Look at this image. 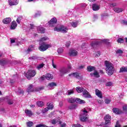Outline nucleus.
<instances>
[{
    "label": "nucleus",
    "mask_w": 127,
    "mask_h": 127,
    "mask_svg": "<svg viewBox=\"0 0 127 127\" xmlns=\"http://www.w3.org/2000/svg\"><path fill=\"white\" fill-rule=\"evenodd\" d=\"M105 66L106 67V73L108 74V75H109V76H111V75H113V74L115 73V67L112 63L106 61Z\"/></svg>",
    "instance_id": "f257e3e1"
},
{
    "label": "nucleus",
    "mask_w": 127,
    "mask_h": 127,
    "mask_svg": "<svg viewBox=\"0 0 127 127\" xmlns=\"http://www.w3.org/2000/svg\"><path fill=\"white\" fill-rule=\"evenodd\" d=\"M40 46L39 47V50L40 51L44 52L46 51L48 48H51L52 45L51 44H46L45 42H39Z\"/></svg>",
    "instance_id": "f03ea898"
},
{
    "label": "nucleus",
    "mask_w": 127,
    "mask_h": 127,
    "mask_svg": "<svg viewBox=\"0 0 127 127\" xmlns=\"http://www.w3.org/2000/svg\"><path fill=\"white\" fill-rule=\"evenodd\" d=\"M101 43H105L106 44H110V42H109V40L108 39H103L100 40L99 41H97L96 42H93L91 43V46L92 48H95L97 45H99L101 44Z\"/></svg>",
    "instance_id": "7ed1b4c3"
},
{
    "label": "nucleus",
    "mask_w": 127,
    "mask_h": 127,
    "mask_svg": "<svg viewBox=\"0 0 127 127\" xmlns=\"http://www.w3.org/2000/svg\"><path fill=\"white\" fill-rule=\"evenodd\" d=\"M36 75V71L35 70H28L27 73L25 74V77L29 80L30 78L34 77Z\"/></svg>",
    "instance_id": "20e7f679"
},
{
    "label": "nucleus",
    "mask_w": 127,
    "mask_h": 127,
    "mask_svg": "<svg viewBox=\"0 0 127 127\" xmlns=\"http://www.w3.org/2000/svg\"><path fill=\"white\" fill-rule=\"evenodd\" d=\"M54 30V31H58V32L61 31V32L63 33H66L68 31V28L64 26H61L60 28L55 27Z\"/></svg>",
    "instance_id": "39448f33"
},
{
    "label": "nucleus",
    "mask_w": 127,
    "mask_h": 127,
    "mask_svg": "<svg viewBox=\"0 0 127 127\" xmlns=\"http://www.w3.org/2000/svg\"><path fill=\"white\" fill-rule=\"evenodd\" d=\"M46 79L47 80H52L53 79V75L50 73H47L46 75H43L41 77L42 81H44Z\"/></svg>",
    "instance_id": "423d86ee"
},
{
    "label": "nucleus",
    "mask_w": 127,
    "mask_h": 127,
    "mask_svg": "<svg viewBox=\"0 0 127 127\" xmlns=\"http://www.w3.org/2000/svg\"><path fill=\"white\" fill-rule=\"evenodd\" d=\"M57 22V19L54 17L49 22V25L50 27H53L55 26V24Z\"/></svg>",
    "instance_id": "0eeeda50"
},
{
    "label": "nucleus",
    "mask_w": 127,
    "mask_h": 127,
    "mask_svg": "<svg viewBox=\"0 0 127 127\" xmlns=\"http://www.w3.org/2000/svg\"><path fill=\"white\" fill-rule=\"evenodd\" d=\"M70 72V70L66 68H63L60 70V75L61 76H63V75H65V74H67Z\"/></svg>",
    "instance_id": "6e6552de"
},
{
    "label": "nucleus",
    "mask_w": 127,
    "mask_h": 127,
    "mask_svg": "<svg viewBox=\"0 0 127 127\" xmlns=\"http://www.w3.org/2000/svg\"><path fill=\"white\" fill-rule=\"evenodd\" d=\"M82 97L84 98H86V99H90L92 98V96H91V94L87 91V90H85L84 92L82 93Z\"/></svg>",
    "instance_id": "1a4fd4ad"
},
{
    "label": "nucleus",
    "mask_w": 127,
    "mask_h": 127,
    "mask_svg": "<svg viewBox=\"0 0 127 127\" xmlns=\"http://www.w3.org/2000/svg\"><path fill=\"white\" fill-rule=\"evenodd\" d=\"M68 76H72V77H74V78H76L77 79H82L83 78V77L79 75V73H78L77 72L70 73L68 74Z\"/></svg>",
    "instance_id": "9d476101"
},
{
    "label": "nucleus",
    "mask_w": 127,
    "mask_h": 127,
    "mask_svg": "<svg viewBox=\"0 0 127 127\" xmlns=\"http://www.w3.org/2000/svg\"><path fill=\"white\" fill-rule=\"evenodd\" d=\"M8 3L9 5H16L18 4V0H9Z\"/></svg>",
    "instance_id": "9b49d317"
},
{
    "label": "nucleus",
    "mask_w": 127,
    "mask_h": 127,
    "mask_svg": "<svg viewBox=\"0 0 127 127\" xmlns=\"http://www.w3.org/2000/svg\"><path fill=\"white\" fill-rule=\"evenodd\" d=\"M78 52L75 50H70L69 52V55L70 56H77Z\"/></svg>",
    "instance_id": "f8f14e48"
},
{
    "label": "nucleus",
    "mask_w": 127,
    "mask_h": 127,
    "mask_svg": "<svg viewBox=\"0 0 127 127\" xmlns=\"http://www.w3.org/2000/svg\"><path fill=\"white\" fill-rule=\"evenodd\" d=\"M95 95L98 97V98H100V99H102L103 98V94H102V92L100 91L99 89H95Z\"/></svg>",
    "instance_id": "ddd939ff"
},
{
    "label": "nucleus",
    "mask_w": 127,
    "mask_h": 127,
    "mask_svg": "<svg viewBox=\"0 0 127 127\" xmlns=\"http://www.w3.org/2000/svg\"><path fill=\"white\" fill-rule=\"evenodd\" d=\"M111 120V116H110L109 115H107L105 117V125H108V124H110Z\"/></svg>",
    "instance_id": "4468645a"
},
{
    "label": "nucleus",
    "mask_w": 127,
    "mask_h": 127,
    "mask_svg": "<svg viewBox=\"0 0 127 127\" xmlns=\"http://www.w3.org/2000/svg\"><path fill=\"white\" fill-rule=\"evenodd\" d=\"M56 83L52 82L49 83V84L48 85V87L50 90H53L54 87H56Z\"/></svg>",
    "instance_id": "2eb2a0df"
},
{
    "label": "nucleus",
    "mask_w": 127,
    "mask_h": 127,
    "mask_svg": "<svg viewBox=\"0 0 127 127\" xmlns=\"http://www.w3.org/2000/svg\"><path fill=\"white\" fill-rule=\"evenodd\" d=\"M113 112L116 115H119V114H123V111L118 108H113Z\"/></svg>",
    "instance_id": "dca6fc26"
},
{
    "label": "nucleus",
    "mask_w": 127,
    "mask_h": 127,
    "mask_svg": "<svg viewBox=\"0 0 127 127\" xmlns=\"http://www.w3.org/2000/svg\"><path fill=\"white\" fill-rule=\"evenodd\" d=\"M27 92L28 93H30L31 92H34V87L32 84H30L28 89H27Z\"/></svg>",
    "instance_id": "f3484780"
},
{
    "label": "nucleus",
    "mask_w": 127,
    "mask_h": 127,
    "mask_svg": "<svg viewBox=\"0 0 127 127\" xmlns=\"http://www.w3.org/2000/svg\"><path fill=\"white\" fill-rule=\"evenodd\" d=\"M3 22L5 24H8V23L11 22V18L10 17L6 18L3 20Z\"/></svg>",
    "instance_id": "a211bd4d"
},
{
    "label": "nucleus",
    "mask_w": 127,
    "mask_h": 127,
    "mask_svg": "<svg viewBox=\"0 0 127 127\" xmlns=\"http://www.w3.org/2000/svg\"><path fill=\"white\" fill-rule=\"evenodd\" d=\"M85 90H86L85 89H84L82 87L78 86L76 88V92H77V93H82V92H83Z\"/></svg>",
    "instance_id": "6ab92c4d"
},
{
    "label": "nucleus",
    "mask_w": 127,
    "mask_h": 127,
    "mask_svg": "<svg viewBox=\"0 0 127 127\" xmlns=\"http://www.w3.org/2000/svg\"><path fill=\"white\" fill-rule=\"evenodd\" d=\"M75 102L77 103V104H85L86 103V101L84 100L77 98H75Z\"/></svg>",
    "instance_id": "aec40b11"
},
{
    "label": "nucleus",
    "mask_w": 127,
    "mask_h": 127,
    "mask_svg": "<svg viewBox=\"0 0 127 127\" xmlns=\"http://www.w3.org/2000/svg\"><path fill=\"white\" fill-rule=\"evenodd\" d=\"M38 32L39 33H45V29L42 27H38L37 28Z\"/></svg>",
    "instance_id": "412c9836"
},
{
    "label": "nucleus",
    "mask_w": 127,
    "mask_h": 127,
    "mask_svg": "<svg viewBox=\"0 0 127 127\" xmlns=\"http://www.w3.org/2000/svg\"><path fill=\"white\" fill-rule=\"evenodd\" d=\"M92 9L93 10H94V11H96L100 9V6H99L97 4H93L92 5Z\"/></svg>",
    "instance_id": "4be33fe9"
},
{
    "label": "nucleus",
    "mask_w": 127,
    "mask_h": 127,
    "mask_svg": "<svg viewBox=\"0 0 127 127\" xmlns=\"http://www.w3.org/2000/svg\"><path fill=\"white\" fill-rule=\"evenodd\" d=\"M16 26H17V24H16V22L12 21L11 24L10 29H15Z\"/></svg>",
    "instance_id": "5701e85b"
},
{
    "label": "nucleus",
    "mask_w": 127,
    "mask_h": 127,
    "mask_svg": "<svg viewBox=\"0 0 127 127\" xmlns=\"http://www.w3.org/2000/svg\"><path fill=\"white\" fill-rule=\"evenodd\" d=\"M80 116H84V117H87L88 116V111H87L86 110H82L80 113Z\"/></svg>",
    "instance_id": "b1692460"
},
{
    "label": "nucleus",
    "mask_w": 127,
    "mask_h": 127,
    "mask_svg": "<svg viewBox=\"0 0 127 127\" xmlns=\"http://www.w3.org/2000/svg\"><path fill=\"white\" fill-rule=\"evenodd\" d=\"M34 47H35V46H34V45H32L30 46L27 50V53H29V52H31L33 50H34Z\"/></svg>",
    "instance_id": "393cba45"
},
{
    "label": "nucleus",
    "mask_w": 127,
    "mask_h": 127,
    "mask_svg": "<svg viewBox=\"0 0 127 127\" xmlns=\"http://www.w3.org/2000/svg\"><path fill=\"white\" fill-rule=\"evenodd\" d=\"M90 75L92 76H94L96 78H99L100 77V74H99L97 70H95L94 73H91Z\"/></svg>",
    "instance_id": "a878e982"
},
{
    "label": "nucleus",
    "mask_w": 127,
    "mask_h": 127,
    "mask_svg": "<svg viewBox=\"0 0 127 127\" xmlns=\"http://www.w3.org/2000/svg\"><path fill=\"white\" fill-rule=\"evenodd\" d=\"M48 59L52 60V65L53 68H57V66L56 65V64H54V59L53 58V57H49Z\"/></svg>",
    "instance_id": "bb28decb"
},
{
    "label": "nucleus",
    "mask_w": 127,
    "mask_h": 127,
    "mask_svg": "<svg viewBox=\"0 0 127 127\" xmlns=\"http://www.w3.org/2000/svg\"><path fill=\"white\" fill-rule=\"evenodd\" d=\"M79 119L81 122H87L88 120V118L87 117V116H80Z\"/></svg>",
    "instance_id": "cd10ccee"
},
{
    "label": "nucleus",
    "mask_w": 127,
    "mask_h": 127,
    "mask_svg": "<svg viewBox=\"0 0 127 127\" xmlns=\"http://www.w3.org/2000/svg\"><path fill=\"white\" fill-rule=\"evenodd\" d=\"M25 113L27 116H28L29 117H31L32 116V112L31 110H29L28 109H26L25 110Z\"/></svg>",
    "instance_id": "c85d7f7f"
},
{
    "label": "nucleus",
    "mask_w": 127,
    "mask_h": 127,
    "mask_svg": "<svg viewBox=\"0 0 127 127\" xmlns=\"http://www.w3.org/2000/svg\"><path fill=\"white\" fill-rule=\"evenodd\" d=\"M123 72H127V66H124L120 68L119 73H123Z\"/></svg>",
    "instance_id": "c756f323"
},
{
    "label": "nucleus",
    "mask_w": 127,
    "mask_h": 127,
    "mask_svg": "<svg viewBox=\"0 0 127 127\" xmlns=\"http://www.w3.org/2000/svg\"><path fill=\"white\" fill-rule=\"evenodd\" d=\"M67 101L68 103H70L71 104H73V103H75L76 102V98H70L67 99Z\"/></svg>",
    "instance_id": "7c9ffc66"
},
{
    "label": "nucleus",
    "mask_w": 127,
    "mask_h": 127,
    "mask_svg": "<svg viewBox=\"0 0 127 127\" xmlns=\"http://www.w3.org/2000/svg\"><path fill=\"white\" fill-rule=\"evenodd\" d=\"M47 106L49 110H52L53 109V103L52 102H49L47 104Z\"/></svg>",
    "instance_id": "2f4dec72"
},
{
    "label": "nucleus",
    "mask_w": 127,
    "mask_h": 127,
    "mask_svg": "<svg viewBox=\"0 0 127 127\" xmlns=\"http://www.w3.org/2000/svg\"><path fill=\"white\" fill-rule=\"evenodd\" d=\"M114 11H115V12H117L118 13H120V12H122V11H123V10H124V9L123 8H114Z\"/></svg>",
    "instance_id": "473e14b6"
},
{
    "label": "nucleus",
    "mask_w": 127,
    "mask_h": 127,
    "mask_svg": "<svg viewBox=\"0 0 127 127\" xmlns=\"http://www.w3.org/2000/svg\"><path fill=\"white\" fill-rule=\"evenodd\" d=\"M69 110H74L77 109V105L76 104H71L68 107Z\"/></svg>",
    "instance_id": "72a5a7b5"
},
{
    "label": "nucleus",
    "mask_w": 127,
    "mask_h": 127,
    "mask_svg": "<svg viewBox=\"0 0 127 127\" xmlns=\"http://www.w3.org/2000/svg\"><path fill=\"white\" fill-rule=\"evenodd\" d=\"M87 70L88 72H92V71L95 70V67L92 66H87Z\"/></svg>",
    "instance_id": "f704fd0d"
},
{
    "label": "nucleus",
    "mask_w": 127,
    "mask_h": 127,
    "mask_svg": "<svg viewBox=\"0 0 127 127\" xmlns=\"http://www.w3.org/2000/svg\"><path fill=\"white\" fill-rule=\"evenodd\" d=\"M37 105L38 107H43V106H44V102L42 101H38Z\"/></svg>",
    "instance_id": "c9c22d12"
},
{
    "label": "nucleus",
    "mask_w": 127,
    "mask_h": 127,
    "mask_svg": "<svg viewBox=\"0 0 127 127\" xmlns=\"http://www.w3.org/2000/svg\"><path fill=\"white\" fill-rule=\"evenodd\" d=\"M71 25L72 27H77V25H78V21L71 22Z\"/></svg>",
    "instance_id": "e433bc0d"
},
{
    "label": "nucleus",
    "mask_w": 127,
    "mask_h": 127,
    "mask_svg": "<svg viewBox=\"0 0 127 127\" xmlns=\"http://www.w3.org/2000/svg\"><path fill=\"white\" fill-rule=\"evenodd\" d=\"M74 93V90L73 89L69 90L66 92V95L70 96Z\"/></svg>",
    "instance_id": "4c0bfd02"
},
{
    "label": "nucleus",
    "mask_w": 127,
    "mask_h": 127,
    "mask_svg": "<svg viewBox=\"0 0 127 127\" xmlns=\"http://www.w3.org/2000/svg\"><path fill=\"white\" fill-rule=\"evenodd\" d=\"M104 102L105 103V104H110V103H111V102H112V100L110 98H106L105 100H104Z\"/></svg>",
    "instance_id": "58836bf2"
},
{
    "label": "nucleus",
    "mask_w": 127,
    "mask_h": 127,
    "mask_svg": "<svg viewBox=\"0 0 127 127\" xmlns=\"http://www.w3.org/2000/svg\"><path fill=\"white\" fill-rule=\"evenodd\" d=\"M27 127H31L33 126V122L31 121H29L26 123Z\"/></svg>",
    "instance_id": "ea45409f"
},
{
    "label": "nucleus",
    "mask_w": 127,
    "mask_h": 127,
    "mask_svg": "<svg viewBox=\"0 0 127 127\" xmlns=\"http://www.w3.org/2000/svg\"><path fill=\"white\" fill-rule=\"evenodd\" d=\"M48 39V38L45 37H43L39 40L40 42H44V41H46Z\"/></svg>",
    "instance_id": "a19ab883"
},
{
    "label": "nucleus",
    "mask_w": 127,
    "mask_h": 127,
    "mask_svg": "<svg viewBox=\"0 0 127 127\" xmlns=\"http://www.w3.org/2000/svg\"><path fill=\"white\" fill-rule=\"evenodd\" d=\"M41 15V13L40 11H38L37 13H36L35 15H34V17L35 18L38 16H40Z\"/></svg>",
    "instance_id": "79ce46f5"
},
{
    "label": "nucleus",
    "mask_w": 127,
    "mask_h": 127,
    "mask_svg": "<svg viewBox=\"0 0 127 127\" xmlns=\"http://www.w3.org/2000/svg\"><path fill=\"white\" fill-rule=\"evenodd\" d=\"M64 50H63V48H60L58 49V53L59 54H61V53H63V51Z\"/></svg>",
    "instance_id": "37998d69"
},
{
    "label": "nucleus",
    "mask_w": 127,
    "mask_h": 127,
    "mask_svg": "<svg viewBox=\"0 0 127 127\" xmlns=\"http://www.w3.org/2000/svg\"><path fill=\"white\" fill-rule=\"evenodd\" d=\"M124 41H125L124 39L122 38H119L117 40V42H118V43H123Z\"/></svg>",
    "instance_id": "c03bdc74"
},
{
    "label": "nucleus",
    "mask_w": 127,
    "mask_h": 127,
    "mask_svg": "<svg viewBox=\"0 0 127 127\" xmlns=\"http://www.w3.org/2000/svg\"><path fill=\"white\" fill-rule=\"evenodd\" d=\"M48 111H49V108H48V107H46L44 109H43L42 113L43 114H45V113H46L47 112H48Z\"/></svg>",
    "instance_id": "a18cd8bd"
},
{
    "label": "nucleus",
    "mask_w": 127,
    "mask_h": 127,
    "mask_svg": "<svg viewBox=\"0 0 127 127\" xmlns=\"http://www.w3.org/2000/svg\"><path fill=\"white\" fill-rule=\"evenodd\" d=\"M18 94H19L20 95H21L24 93L22 90H21V88H19L18 91H17Z\"/></svg>",
    "instance_id": "49530a36"
},
{
    "label": "nucleus",
    "mask_w": 127,
    "mask_h": 127,
    "mask_svg": "<svg viewBox=\"0 0 127 127\" xmlns=\"http://www.w3.org/2000/svg\"><path fill=\"white\" fill-rule=\"evenodd\" d=\"M44 66V64H41L38 65L37 67V69L39 70V69H41V68H43V66Z\"/></svg>",
    "instance_id": "de8ad7c7"
},
{
    "label": "nucleus",
    "mask_w": 127,
    "mask_h": 127,
    "mask_svg": "<svg viewBox=\"0 0 127 127\" xmlns=\"http://www.w3.org/2000/svg\"><path fill=\"white\" fill-rule=\"evenodd\" d=\"M21 19H22V17H18L16 19V21L17 23H20V21H21Z\"/></svg>",
    "instance_id": "09e8293b"
},
{
    "label": "nucleus",
    "mask_w": 127,
    "mask_h": 127,
    "mask_svg": "<svg viewBox=\"0 0 127 127\" xmlns=\"http://www.w3.org/2000/svg\"><path fill=\"white\" fill-rule=\"evenodd\" d=\"M59 124L61 125V127H66V124L62 123V122L61 121H60Z\"/></svg>",
    "instance_id": "8fccbe9b"
},
{
    "label": "nucleus",
    "mask_w": 127,
    "mask_h": 127,
    "mask_svg": "<svg viewBox=\"0 0 127 127\" xmlns=\"http://www.w3.org/2000/svg\"><path fill=\"white\" fill-rule=\"evenodd\" d=\"M5 63H6V62H5V61L3 60H1L0 61V64H1V65H4Z\"/></svg>",
    "instance_id": "3c124183"
},
{
    "label": "nucleus",
    "mask_w": 127,
    "mask_h": 127,
    "mask_svg": "<svg viewBox=\"0 0 127 127\" xmlns=\"http://www.w3.org/2000/svg\"><path fill=\"white\" fill-rule=\"evenodd\" d=\"M121 23L122 24H124V25H127V21L126 20H123L122 21H121Z\"/></svg>",
    "instance_id": "603ef678"
},
{
    "label": "nucleus",
    "mask_w": 127,
    "mask_h": 127,
    "mask_svg": "<svg viewBox=\"0 0 127 127\" xmlns=\"http://www.w3.org/2000/svg\"><path fill=\"white\" fill-rule=\"evenodd\" d=\"M123 109L124 112H127V105H124L123 107Z\"/></svg>",
    "instance_id": "864d4df0"
},
{
    "label": "nucleus",
    "mask_w": 127,
    "mask_h": 127,
    "mask_svg": "<svg viewBox=\"0 0 127 127\" xmlns=\"http://www.w3.org/2000/svg\"><path fill=\"white\" fill-rule=\"evenodd\" d=\"M8 105H12L13 104V101L11 99H9L8 100Z\"/></svg>",
    "instance_id": "5fc2aeb1"
},
{
    "label": "nucleus",
    "mask_w": 127,
    "mask_h": 127,
    "mask_svg": "<svg viewBox=\"0 0 127 127\" xmlns=\"http://www.w3.org/2000/svg\"><path fill=\"white\" fill-rule=\"evenodd\" d=\"M70 44H71V42L70 41L67 42L65 44L66 47H69Z\"/></svg>",
    "instance_id": "6e6d98bb"
},
{
    "label": "nucleus",
    "mask_w": 127,
    "mask_h": 127,
    "mask_svg": "<svg viewBox=\"0 0 127 127\" xmlns=\"http://www.w3.org/2000/svg\"><path fill=\"white\" fill-rule=\"evenodd\" d=\"M56 123H57V121H56V120H53L51 121V124L52 125H55Z\"/></svg>",
    "instance_id": "4d7b16f0"
},
{
    "label": "nucleus",
    "mask_w": 127,
    "mask_h": 127,
    "mask_svg": "<svg viewBox=\"0 0 127 127\" xmlns=\"http://www.w3.org/2000/svg\"><path fill=\"white\" fill-rule=\"evenodd\" d=\"M110 5L111 7H114V6H116L117 5V3H110Z\"/></svg>",
    "instance_id": "13d9d810"
},
{
    "label": "nucleus",
    "mask_w": 127,
    "mask_h": 127,
    "mask_svg": "<svg viewBox=\"0 0 127 127\" xmlns=\"http://www.w3.org/2000/svg\"><path fill=\"white\" fill-rule=\"evenodd\" d=\"M112 85H113V83L111 82H108L106 83V86H108V87L112 86Z\"/></svg>",
    "instance_id": "bf43d9fd"
},
{
    "label": "nucleus",
    "mask_w": 127,
    "mask_h": 127,
    "mask_svg": "<svg viewBox=\"0 0 127 127\" xmlns=\"http://www.w3.org/2000/svg\"><path fill=\"white\" fill-rule=\"evenodd\" d=\"M66 69H67V70H71V69H72V66H71V64H68L67 65V68H66Z\"/></svg>",
    "instance_id": "052dcab7"
},
{
    "label": "nucleus",
    "mask_w": 127,
    "mask_h": 127,
    "mask_svg": "<svg viewBox=\"0 0 127 127\" xmlns=\"http://www.w3.org/2000/svg\"><path fill=\"white\" fill-rule=\"evenodd\" d=\"M116 53H117L118 54H122L123 51L121 50H119L116 52Z\"/></svg>",
    "instance_id": "680f3d73"
},
{
    "label": "nucleus",
    "mask_w": 127,
    "mask_h": 127,
    "mask_svg": "<svg viewBox=\"0 0 127 127\" xmlns=\"http://www.w3.org/2000/svg\"><path fill=\"white\" fill-rule=\"evenodd\" d=\"M119 122L117 121L116 122V125L115 126V127H121V125L119 124Z\"/></svg>",
    "instance_id": "e2e57ef3"
},
{
    "label": "nucleus",
    "mask_w": 127,
    "mask_h": 127,
    "mask_svg": "<svg viewBox=\"0 0 127 127\" xmlns=\"http://www.w3.org/2000/svg\"><path fill=\"white\" fill-rule=\"evenodd\" d=\"M101 55V52L100 51L97 52V54L95 55V57H99Z\"/></svg>",
    "instance_id": "0e129e2a"
},
{
    "label": "nucleus",
    "mask_w": 127,
    "mask_h": 127,
    "mask_svg": "<svg viewBox=\"0 0 127 127\" xmlns=\"http://www.w3.org/2000/svg\"><path fill=\"white\" fill-rule=\"evenodd\" d=\"M73 127H83V126H82L81 125L77 124L74 125Z\"/></svg>",
    "instance_id": "69168bd1"
},
{
    "label": "nucleus",
    "mask_w": 127,
    "mask_h": 127,
    "mask_svg": "<svg viewBox=\"0 0 127 127\" xmlns=\"http://www.w3.org/2000/svg\"><path fill=\"white\" fill-rule=\"evenodd\" d=\"M43 124H38L36 126V127H43Z\"/></svg>",
    "instance_id": "338daca9"
},
{
    "label": "nucleus",
    "mask_w": 127,
    "mask_h": 127,
    "mask_svg": "<svg viewBox=\"0 0 127 127\" xmlns=\"http://www.w3.org/2000/svg\"><path fill=\"white\" fill-rule=\"evenodd\" d=\"M30 29H33V28H34V27H35L34 26V24H30Z\"/></svg>",
    "instance_id": "774afa93"
}]
</instances>
